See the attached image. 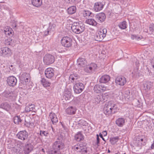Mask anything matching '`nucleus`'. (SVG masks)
I'll use <instances>...</instances> for the list:
<instances>
[{
    "mask_svg": "<svg viewBox=\"0 0 154 154\" xmlns=\"http://www.w3.org/2000/svg\"><path fill=\"white\" fill-rule=\"evenodd\" d=\"M118 107L113 101H110L105 104L103 108V112L106 115H109L111 114H114L116 111Z\"/></svg>",
    "mask_w": 154,
    "mask_h": 154,
    "instance_id": "f257e3e1",
    "label": "nucleus"
},
{
    "mask_svg": "<svg viewBox=\"0 0 154 154\" xmlns=\"http://www.w3.org/2000/svg\"><path fill=\"white\" fill-rule=\"evenodd\" d=\"M71 29L73 32L76 34H80L84 31L85 27L82 23L74 22L72 24Z\"/></svg>",
    "mask_w": 154,
    "mask_h": 154,
    "instance_id": "f03ea898",
    "label": "nucleus"
},
{
    "mask_svg": "<svg viewBox=\"0 0 154 154\" xmlns=\"http://www.w3.org/2000/svg\"><path fill=\"white\" fill-rule=\"evenodd\" d=\"M107 30L106 29H104L102 31H100L97 32L94 36L96 41L100 42L106 36Z\"/></svg>",
    "mask_w": 154,
    "mask_h": 154,
    "instance_id": "7ed1b4c3",
    "label": "nucleus"
},
{
    "mask_svg": "<svg viewBox=\"0 0 154 154\" xmlns=\"http://www.w3.org/2000/svg\"><path fill=\"white\" fill-rule=\"evenodd\" d=\"M54 61V57L50 54H46L43 57V62L45 64L47 65L52 64Z\"/></svg>",
    "mask_w": 154,
    "mask_h": 154,
    "instance_id": "20e7f679",
    "label": "nucleus"
},
{
    "mask_svg": "<svg viewBox=\"0 0 154 154\" xmlns=\"http://www.w3.org/2000/svg\"><path fill=\"white\" fill-rule=\"evenodd\" d=\"M62 45L67 48L71 47L72 45V39L68 37H63L61 41Z\"/></svg>",
    "mask_w": 154,
    "mask_h": 154,
    "instance_id": "39448f33",
    "label": "nucleus"
},
{
    "mask_svg": "<svg viewBox=\"0 0 154 154\" xmlns=\"http://www.w3.org/2000/svg\"><path fill=\"white\" fill-rule=\"evenodd\" d=\"M0 54L1 56L5 57H8L12 54L11 49L7 47L2 48L0 50Z\"/></svg>",
    "mask_w": 154,
    "mask_h": 154,
    "instance_id": "423d86ee",
    "label": "nucleus"
},
{
    "mask_svg": "<svg viewBox=\"0 0 154 154\" xmlns=\"http://www.w3.org/2000/svg\"><path fill=\"white\" fill-rule=\"evenodd\" d=\"M84 88V85L81 82L76 83L73 87L74 91L76 94H79L82 92Z\"/></svg>",
    "mask_w": 154,
    "mask_h": 154,
    "instance_id": "0eeeda50",
    "label": "nucleus"
},
{
    "mask_svg": "<svg viewBox=\"0 0 154 154\" xmlns=\"http://www.w3.org/2000/svg\"><path fill=\"white\" fill-rule=\"evenodd\" d=\"M17 137L18 139L24 140L27 138L28 137V133L25 130L20 131L17 134Z\"/></svg>",
    "mask_w": 154,
    "mask_h": 154,
    "instance_id": "6e6552de",
    "label": "nucleus"
},
{
    "mask_svg": "<svg viewBox=\"0 0 154 154\" xmlns=\"http://www.w3.org/2000/svg\"><path fill=\"white\" fill-rule=\"evenodd\" d=\"M84 69L87 73H91L97 69V66L94 63H91L90 65L85 66Z\"/></svg>",
    "mask_w": 154,
    "mask_h": 154,
    "instance_id": "1a4fd4ad",
    "label": "nucleus"
},
{
    "mask_svg": "<svg viewBox=\"0 0 154 154\" xmlns=\"http://www.w3.org/2000/svg\"><path fill=\"white\" fill-rule=\"evenodd\" d=\"M7 81L8 85L12 87L16 85L17 82L16 78L13 76L8 77Z\"/></svg>",
    "mask_w": 154,
    "mask_h": 154,
    "instance_id": "9d476101",
    "label": "nucleus"
},
{
    "mask_svg": "<svg viewBox=\"0 0 154 154\" xmlns=\"http://www.w3.org/2000/svg\"><path fill=\"white\" fill-rule=\"evenodd\" d=\"M115 82L117 85L123 86L126 83V79L124 76H119L116 79Z\"/></svg>",
    "mask_w": 154,
    "mask_h": 154,
    "instance_id": "9b49d317",
    "label": "nucleus"
},
{
    "mask_svg": "<svg viewBox=\"0 0 154 154\" xmlns=\"http://www.w3.org/2000/svg\"><path fill=\"white\" fill-rule=\"evenodd\" d=\"M4 97L13 100L15 99V97L13 92L10 91H5L2 94Z\"/></svg>",
    "mask_w": 154,
    "mask_h": 154,
    "instance_id": "f8f14e48",
    "label": "nucleus"
},
{
    "mask_svg": "<svg viewBox=\"0 0 154 154\" xmlns=\"http://www.w3.org/2000/svg\"><path fill=\"white\" fill-rule=\"evenodd\" d=\"M54 74V71L53 68H48L46 69L45 71V75L46 77L51 79L53 77Z\"/></svg>",
    "mask_w": 154,
    "mask_h": 154,
    "instance_id": "ddd939ff",
    "label": "nucleus"
},
{
    "mask_svg": "<svg viewBox=\"0 0 154 154\" xmlns=\"http://www.w3.org/2000/svg\"><path fill=\"white\" fill-rule=\"evenodd\" d=\"M63 143L62 142L57 141L54 143L52 148L54 150L59 151L60 149H63Z\"/></svg>",
    "mask_w": 154,
    "mask_h": 154,
    "instance_id": "4468645a",
    "label": "nucleus"
},
{
    "mask_svg": "<svg viewBox=\"0 0 154 154\" xmlns=\"http://www.w3.org/2000/svg\"><path fill=\"white\" fill-rule=\"evenodd\" d=\"M106 89V88L104 86L98 84L96 85L94 88V92L97 93H101L102 92L105 91Z\"/></svg>",
    "mask_w": 154,
    "mask_h": 154,
    "instance_id": "2eb2a0df",
    "label": "nucleus"
},
{
    "mask_svg": "<svg viewBox=\"0 0 154 154\" xmlns=\"http://www.w3.org/2000/svg\"><path fill=\"white\" fill-rule=\"evenodd\" d=\"M33 149V146L30 143H27L25 144L24 148V153L25 154H28Z\"/></svg>",
    "mask_w": 154,
    "mask_h": 154,
    "instance_id": "dca6fc26",
    "label": "nucleus"
},
{
    "mask_svg": "<svg viewBox=\"0 0 154 154\" xmlns=\"http://www.w3.org/2000/svg\"><path fill=\"white\" fill-rule=\"evenodd\" d=\"M87 62L85 59L83 58L80 57L77 60V64L80 67H85L87 65Z\"/></svg>",
    "mask_w": 154,
    "mask_h": 154,
    "instance_id": "f3484780",
    "label": "nucleus"
},
{
    "mask_svg": "<svg viewBox=\"0 0 154 154\" xmlns=\"http://www.w3.org/2000/svg\"><path fill=\"white\" fill-rule=\"evenodd\" d=\"M104 5L102 2H99L95 3L94 9L96 11H98L102 9Z\"/></svg>",
    "mask_w": 154,
    "mask_h": 154,
    "instance_id": "a211bd4d",
    "label": "nucleus"
},
{
    "mask_svg": "<svg viewBox=\"0 0 154 154\" xmlns=\"http://www.w3.org/2000/svg\"><path fill=\"white\" fill-rule=\"evenodd\" d=\"M96 18L98 20V22L102 23L106 19V15L103 13H101L96 16Z\"/></svg>",
    "mask_w": 154,
    "mask_h": 154,
    "instance_id": "6ab92c4d",
    "label": "nucleus"
},
{
    "mask_svg": "<svg viewBox=\"0 0 154 154\" xmlns=\"http://www.w3.org/2000/svg\"><path fill=\"white\" fill-rule=\"evenodd\" d=\"M110 79V77L108 75H104L100 77L99 80V82L101 83H105L108 82Z\"/></svg>",
    "mask_w": 154,
    "mask_h": 154,
    "instance_id": "aec40b11",
    "label": "nucleus"
},
{
    "mask_svg": "<svg viewBox=\"0 0 154 154\" xmlns=\"http://www.w3.org/2000/svg\"><path fill=\"white\" fill-rule=\"evenodd\" d=\"M152 83L150 82H147L144 83L143 84V87L145 92H147L152 88Z\"/></svg>",
    "mask_w": 154,
    "mask_h": 154,
    "instance_id": "412c9836",
    "label": "nucleus"
},
{
    "mask_svg": "<svg viewBox=\"0 0 154 154\" xmlns=\"http://www.w3.org/2000/svg\"><path fill=\"white\" fill-rule=\"evenodd\" d=\"M76 109L75 107L71 106L67 108L66 110V112L68 115H74L75 113Z\"/></svg>",
    "mask_w": 154,
    "mask_h": 154,
    "instance_id": "4be33fe9",
    "label": "nucleus"
},
{
    "mask_svg": "<svg viewBox=\"0 0 154 154\" xmlns=\"http://www.w3.org/2000/svg\"><path fill=\"white\" fill-rule=\"evenodd\" d=\"M0 108L8 111L11 109L10 105L7 102H3L0 105Z\"/></svg>",
    "mask_w": 154,
    "mask_h": 154,
    "instance_id": "5701e85b",
    "label": "nucleus"
},
{
    "mask_svg": "<svg viewBox=\"0 0 154 154\" xmlns=\"http://www.w3.org/2000/svg\"><path fill=\"white\" fill-rule=\"evenodd\" d=\"M132 74L133 77L135 78H138L141 75L140 73V71L137 68L134 69L132 72Z\"/></svg>",
    "mask_w": 154,
    "mask_h": 154,
    "instance_id": "b1692460",
    "label": "nucleus"
},
{
    "mask_svg": "<svg viewBox=\"0 0 154 154\" xmlns=\"http://www.w3.org/2000/svg\"><path fill=\"white\" fill-rule=\"evenodd\" d=\"M74 139L77 141H80L84 139V136L81 132L79 131L75 135Z\"/></svg>",
    "mask_w": 154,
    "mask_h": 154,
    "instance_id": "393cba45",
    "label": "nucleus"
},
{
    "mask_svg": "<svg viewBox=\"0 0 154 154\" xmlns=\"http://www.w3.org/2000/svg\"><path fill=\"white\" fill-rule=\"evenodd\" d=\"M49 116L53 124H55L58 122L57 118L55 113L51 112L50 113Z\"/></svg>",
    "mask_w": 154,
    "mask_h": 154,
    "instance_id": "a878e982",
    "label": "nucleus"
},
{
    "mask_svg": "<svg viewBox=\"0 0 154 154\" xmlns=\"http://www.w3.org/2000/svg\"><path fill=\"white\" fill-rule=\"evenodd\" d=\"M24 118L22 117L21 118L20 116H15L14 117V122L16 124H19L24 121Z\"/></svg>",
    "mask_w": 154,
    "mask_h": 154,
    "instance_id": "bb28decb",
    "label": "nucleus"
},
{
    "mask_svg": "<svg viewBox=\"0 0 154 154\" xmlns=\"http://www.w3.org/2000/svg\"><path fill=\"white\" fill-rule=\"evenodd\" d=\"M76 10V7L75 6H73L68 8L67 11L69 14H72L75 13Z\"/></svg>",
    "mask_w": 154,
    "mask_h": 154,
    "instance_id": "cd10ccee",
    "label": "nucleus"
},
{
    "mask_svg": "<svg viewBox=\"0 0 154 154\" xmlns=\"http://www.w3.org/2000/svg\"><path fill=\"white\" fill-rule=\"evenodd\" d=\"M32 3L34 6L38 7L41 5L42 1V0H32Z\"/></svg>",
    "mask_w": 154,
    "mask_h": 154,
    "instance_id": "c85d7f7f",
    "label": "nucleus"
},
{
    "mask_svg": "<svg viewBox=\"0 0 154 154\" xmlns=\"http://www.w3.org/2000/svg\"><path fill=\"white\" fill-rule=\"evenodd\" d=\"M80 78L79 75L76 73H73L71 74L69 77V79L72 80L71 82H73L75 80H77Z\"/></svg>",
    "mask_w": 154,
    "mask_h": 154,
    "instance_id": "c756f323",
    "label": "nucleus"
},
{
    "mask_svg": "<svg viewBox=\"0 0 154 154\" xmlns=\"http://www.w3.org/2000/svg\"><path fill=\"white\" fill-rule=\"evenodd\" d=\"M125 123V120L123 118H119L116 121V124L119 127H122Z\"/></svg>",
    "mask_w": 154,
    "mask_h": 154,
    "instance_id": "7c9ffc66",
    "label": "nucleus"
},
{
    "mask_svg": "<svg viewBox=\"0 0 154 154\" xmlns=\"http://www.w3.org/2000/svg\"><path fill=\"white\" fill-rule=\"evenodd\" d=\"M136 140L138 141L141 142V144L144 146L146 144V143L147 141L146 138H145L144 136H143L142 137L139 136L137 138Z\"/></svg>",
    "mask_w": 154,
    "mask_h": 154,
    "instance_id": "2f4dec72",
    "label": "nucleus"
},
{
    "mask_svg": "<svg viewBox=\"0 0 154 154\" xmlns=\"http://www.w3.org/2000/svg\"><path fill=\"white\" fill-rule=\"evenodd\" d=\"M86 22L88 24L92 26H96L97 25V23L93 19H89L86 20Z\"/></svg>",
    "mask_w": 154,
    "mask_h": 154,
    "instance_id": "473e14b6",
    "label": "nucleus"
},
{
    "mask_svg": "<svg viewBox=\"0 0 154 154\" xmlns=\"http://www.w3.org/2000/svg\"><path fill=\"white\" fill-rule=\"evenodd\" d=\"M83 14L84 17H92L94 16L93 14L89 11H84L83 12Z\"/></svg>",
    "mask_w": 154,
    "mask_h": 154,
    "instance_id": "72a5a7b5",
    "label": "nucleus"
},
{
    "mask_svg": "<svg viewBox=\"0 0 154 154\" xmlns=\"http://www.w3.org/2000/svg\"><path fill=\"white\" fill-rule=\"evenodd\" d=\"M5 33L6 35H11L13 36V31L11 28H7L5 30H4Z\"/></svg>",
    "mask_w": 154,
    "mask_h": 154,
    "instance_id": "f704fd0d",
    "label": "nucleus"
},
{
    "mask_svg": "<svg viewBox=\"0 0 154 154\" xmlns=\"http://www.w3.org/2000/svg\"><path fill=\"white\" fill-rule=\"evenodd\" d=\"M42 84L45 87H48L49 86L51 83L47 81L46 79L44 78H42L41 80Z\"/></svg>",
    "mask_w": 154,
    "mask_h": 154,
    "instance_id": "c9c22d12",
    "label": "nucleus"
},
{
    "mask_svg": "<svg viewBox=\"0 0 154 154\" xmlns=\"http://www.w3.org/2000/svg\"><path fill=\"white\" fill-rule=\"evenodd\" d=\"M127 23L125 21H123L120 23L118 25L119 27L121 29H124L127 28Z\"/></svg>",
    "mask_w": 154,
    "mask_h": 154,
    "instance_id": "e433bc0d",
    "label": "nucleus"
},
{
    "mask_svg": "<svg viewBox=\"0 0 154 154\" xmlns=\"http://www.w3.org/2000/svg\"><path fill=\"white\" fill-rule=\"evenodd\" d=\"M72 96L71 94L69 92H68L65 93L63 96V98H64L66 100H69L71 98Z\"/></svg>",
    "mask_w": 154,
    "mask_h": 154,
    "instance_id": "4c0bfd02",
    "label": "nucleus"
},
{
    "mask_svg": "<svg viewBox=\"0 0 154 154\" xmlns=\"http://www.w3.org/2000/svg\"><path fill=\"white\" fill-rule=\"evenodd\" d=\"M35 106L34 105L31 104L28 106H26L25 107V111L27 112H28L31 111L33 110V109L35 108Z\"/></svg>",
    "mask_w": 154,
    "mask_h": 154,
    "instance_id": "58836bf2",
    "label": "nucleus"
},
{
    "mask_svg": "<svg viewBox=\"0 0 154 154\" xmlns=\"http://www.w3.org/2000/svg\"><path fill=\"white\" fill-rule=\"evenodd\" d=\"M26 75H27L26 73H24L22 74V75L21 76L20 78L22 80L25 81V82H26V83L27 82H28V80L29 79V78H27L26 77H24V76H26Z\"/></svg>",
    "mask_w": 154,
    "mask_h": 154,
    "instance_id": "ea45409f",
    "label": "nucleus"
},
{
    "mask_svg": "<svg viewBox=\"0 0 154 154\" xmlns=\"http://www.w3.org/2000/svg\"><path fill=\"white\" fill-rule=\"evenodd\" d=\"M49 134L47 131L40 130V135L42 137L43 136L48 137Z\"/></svg>",
    "mask_w": 154,
    "mask_h": 154,
    "instance_id": "a19ab883",
    "label": "nucleus"
},
{
    "mask_svg": "<svg viewBox=\"0 0 154 154\" xmlns=\"http://www.w3.org/2000/svg\"><path fill=\"white\" fill-rule=\"evenodd\" d=\"M118 137H113L110 139V141L112 144H114L117 142L119 139Z\"/></svg>",
    "mask_w": 154,
    "mask_h": 154,
    "instance_id": "79ce46f5",
    "label": "nucleus"
},
{
    "mask_svg": "<svg viewBox=\"0 0 154 154\" xmlns=\"http://www.w3.org/2000/svg\"><path fill=\"white\" fill-rule=\"evenodd\" d=\"M87 143H81L79 144V148L81 150L83 149H86Z\"/></svg>",
    "mask_w": 154,
    "mask_h": 154,
    "instance_id": "37998d69",
    "label": "nucleus"
},
{
    "mask_svg": "<svg viewBox=\"0 0 154 154\" xmlns=\"http://www.w3.org/2000/svg\"><path fill=\"white\" fill-rule=\"evenodd\" d=\"M50 154H60V152L59 151L54 150L52 148L50 152Z\"/></svg>",
    "mask_w": 154,
    "mask_h": 154,
    "instance_id": "c03bdc74",
    "label": "nucleus"
},
{
    "mask_svg": "<svg viewBox=\"0 0 154 154\" xmlns=\"http://www.w3.org/2000/svg\"><path fill=\"white\" fill-rule=\"evenodd\" d=\"M55 26V25L54 24H50L48 28V30L50 32L51 31H54V27Z\"/></svg>",
    "mask_w": 154,
    "mask_h": 154,
    "instance_id": "a18cd8bd",
    "label": "nucleus"
},
{
    "mask_svg": "<svg viewBox=\"0 0 154 154\" xmlns=\"http://www.w3.org/2000/svg\"><path fill=\"white\" fill-rule=\"evenodd\" d=\"M149 29L151 34L154 35V24H151L150 25Z\"/></svg>",
    "mask_w": 154,
    "mask_h": 154,
    "instance_id": "49530a36",
    "label": "nucleus"
},
{
    "mask_svg": "<svg viewBox=\"0 0 154 154\" xmlns=\"http://www.w3.org/2000/svg\"><path fill=\"white\" fill-rule=\"evenodd\" d=\"M131 38L133 39H135L137 40H139L141 39L142 38V36H136L135 35H131Z\"/></svg>",
    "mask_w": 154,
    "mask_h": 154,
    "instance_id": "de8ad7c7",
    "label": "nucleus"
},
{
    "mask_svg": "<svg viewBox=\"0 0 154 154\" xmlns=\"http://www.w3.org/2000/svg\"><path fill=\"white\" fill-rule=\"evenodd\" d=\"M106 96L105 95L104 96H101V98L100 96H98V97H97V98L98 99V100H99L100 101H103V100H106L105 98V97Z\"/></svg>",
    "mask_w": 154,
    "mask_h": 154,
    "instance_id": "09e8293b",
    "label": "nucleus"
},
{
    "mask_svg": "<svg viewBox=\"0 0 154 154\" xmlns=\"http://www.w3.org/2000/svg\"><path fill=\"white\" fill-rule=\"evenodd\" d=\"M24 121L25 122L24 125L27 127H29L30 126V125L31 123H30L29 122H26L25 119H24Z\"/></svg>",
    "mask_w": 154,
    "mask_h": 154,
    "instance_id": "8fccbe9b",
    "label": "nucleus"
},
{
    "mask_svg": "<svg viewBox=\"0 0 154 154\" xmlns=\"http://www.w3.org/2000/svg\"><path fill=\"white\" fill-rule=\"evenodd\" d=\"M100 139L99 138V136L98 134L97 135V142L96 143V145L97 146H99V144L100 143Z\"/></svg>",
    "mask_w": 154,
    "mask_h": 154,
    "instance_id": "3c124183",
    "label": "nucleus"
},
{
    "mask_svg": "<svg viewBox=\"0 0 154 154\" xmlns=\"http://www.w3.org/2000/svg\"><path fill=\"white\" fill-rule=\"evenodd\" d=\"M151 63L152 67L154 69V58H153L151 60Z\"/></svg>",
    "mask_w": 154,
    "mask_h": 154,
    "instance_id": "603ef678",
    "label": "nucleus"
},
{
    "mask_svg": "<svg viewBox=\"0 0 154 154\" xmlns=\"http://www.w3.org/2000/svg\"><path fill=\"white\" fill-rule=\"evenodd\" d=\"M99 136L100 137H101V138H102V140H104V141H105V142H106V141L104 139V138L103 137V135L102 134V133H100L99 134Z\"/></svg>",
    "mask_w": 154,
    "mask_h": 154,
    "instance_id": "864d4df0",
    "label": "nucleus"
},
{
    "mask_svg": "<svg viewBox=\"0 0 154 154\" xmlns=\"http://www.w3.org/2000/svg\"><path fill=\"white\" fill-rule=\"evenodd\" d=\"M80 151H82L84 152V154H87V148L86 149H83L82 150H81Z\"/></svg>",
    "mask_w": 154,
    "mask_h": 154,
    "instance_id": "5fc2aeb1",
    "label": "nucleus"
},
{
    "mask_svg": "<svg viewBox=\"0 0 154 154\" xmlns=\"http://www.w3.org/2000/svg\"><path fill=\"white\" fill-rule=\"evenodd\" d=\"M50 32L49 31H48V29L47 31H45V36H47L49 34V32Z\"/></svg>",
    "mask_w": 154,
    "mask_h": 154,
    "instance_id": "6e6d98bb",
    "label": "nucleus"
},
{
    "mask_svg": "<svg viewBox=\"0 0 154 154\" xmlns=\"http://www.w3.org/2000/svg\"><path fill=\"white\" fill-rule=\"evenodd\" d=\"M102 134H103V136H105L107 135V132L106 131H103L102 132V133H101Z\"/></svg>",
    "mask_w": 154,
    "mask_h": 154,
    "instance_id": "4d7b16f0",
    "label": "nucleus"
},
{
    "mask_svg": "<svg viewBox=\"0 0 154 154\" xmlns=\"http://www.w3.org/2000/svg\"><path fill=\"white\" fill-rule=\"evenodd\" d=\"M12 26L13 28H16L17 27V23L16 22H14L12 25Z\"/></svg>",
    "mask_w": 154,
    "mask_h": 154,
    "instance_id": "13d9d810",
    "label": "nucleus"
},
{
    "mask_svg": "<svg viewBox=\"0 0 154 154\" xmlns=\"http://www.w3.org/2000/svg\"><path fill=\"white\" fill-rule=\"evenodd\" d=\"M68 2H68L69 3H72L74 2V1H76V0H68Z\"/></svg>",
    "mask_w": 154,
    "mask_h": 154,
    "instance_id": "bf43d9fd",
    "label": "nucleus"
},
{
    "mask_svg": "<svg viewBox=\"0 0 154 154\" xmlns=\"http://www.w3.org/2000/svg\"><path fill=\"white\" fill-rule=\"evenodd\" d=\"M10 41L11 42V43L14 42V40L12 38H10L9 39V42H10Z\"/></svg>",
    "mask_w": 154,
    "mask_h": 154,
    "instance_id": "052dcab7",
    "label": "nucleus"
},
{
    "mask_svg": "<svg viewBox=\"0 0 154 154\" xmlns=\"http://www.w3.org/2000/svg\"><path fill=\"white\" fill-rule=\"evenodd\" d=\"M151 148V149H153L154 148V141L153 142V143L152 144Z\"/></svg>",
    "mask_w": 154,
    "mask_h": 154,
    "instance_id": "680f3d73",
    "label": "nucleus"
},
{
    "mask_svg": "<svg viewBox=\"0 0 154 154\" xmlns=\"http://www.w3.org/2000/svg\"><path fill=\"white\" fill-rule=\"evenodd\" d=\"M79 149V147H75V149Z\"/></svg>",
    "mask_w": 154,
    "mask_h": 154,
    "instance_id": "e2e57ef3",
    "label": "nucleus"
},
{
    "mask_svg": "<svg viewBox=\"0 0 154 154\" xmlns=\"http://www.w3.org/2000/svg\"><path fill=\"white\" fill-rule=\"evenodd\" d=\"M110 151L109 149H108V153H109V152H110Z\"/></svg>",
    "mask_w": 154,
    "mask_h": 154,
    "instance_id": "0e129e2a",
    "label": "nucleus"
},
{
    "mask_svg": "<svg viewBox=\"0 0 154 154\" xmlns=\"http://www.w3.org/2000/svg\"><path fill=\"white\" fill-rule=\"evenodd\" d=\"M42 151H43L44 152V149H42Z\"/></svg>",
    "mask_w": 154,
    "mask_h": 154,
    "instance_id": "69168bd1",
    "label": "nucleus"
},
{
    "mask_svg": "<svg viewBox=\"0 0 154 154\" xmlns=\"http://www.w3.org/2000/svg\"><path fill=\"white\" fill-rule=\"evenodd\" d=\"M51 128H52V130H53V127L52 126H51Z\"/></svg>",
    "mask_w": 154,
    "mask_h": 154,
    "instance_id": "338daca9",
    "label": "nucleus"
},
{
    "mask_svg": "<svg viewBox=\"0 0 154 154\" xmlns=\"http://www.w3.org/2000/svg\"><path fill=\"white\" fill-rule=\"evenodd\" d=\"M12 66H13V65H11V67H12Z\"/></svg>",
    "mask_w": 154,
    "mask_h": 154,
    "instance_id": "774afa93",
    "label": "nucleus"
}]
</instances>
